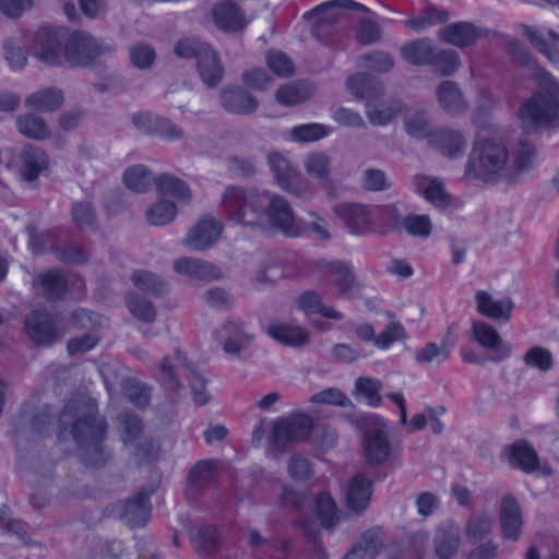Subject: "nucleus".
<instances>
[{
    "label": "nucleus",
    "mask_w": 559,
    "mask_h": 559,
    "mask_svg": "<svg viewBox=\"0 0 559 559\" xmlns=\"http://www.w3.org/2000/svg\"><path fill=\"white\" fill-rule=\"evenodd\" d=\"M59 420L62 427L60 435L70 428V433L82 447L86 464L96 467L106 462L108 455L102 448V440L107 425L104 418L97 416L93 400L80 396L70 401L60 414Z\"/></svg>",
    "instance_id": "obj_1"
},
{
    "label": "nucleus",
    "mask_w": 559,
    "mask_h": 559,
    "mask_svg": "<svg viewBox=\"0 0 559 559\" xmlns=\"http://www.w3.org/2000/svg\"><path fill=\"white\" fill-rule=\"evenodd\" d=\"M156 186L159 192L173 195L179 201L189 202L192 198L187 183L173 175H160L156 179Z\"/></svg>",
    "instance_id": "obj_41"
},
{
    "label": "nucleus",
    "mask_w": 559,
    "mask_h": 559,
    "mask_svg": "<svg viewBox=\"0 0 559 559\" xmlns=\"http://www.w3.org/2000/svg\"><path fill=\"white\" fill-rule=\"evenodd\" d=\"M406 132L416 139H427L430 144V139L435 134V129L421 112H409L404 119Z\"/></svg>",
    "instance_id": "obj_43"
},
{
    "label": "nucleus",
    "mask_w": 559,
    "mask_h": 559,
    "mask_svg": "<svg viewBox=\"0 0 559 559\" xmlns=\"http://www.w3.org/2000/svg\"><path fill=\"white\" fill-rule=\"evenodd\" d=\"M266 332L273 340L285 346L299 347L309 342L307 330L289 323H272L267 326Z\"/></svg>",
    "instance_id": "obj_26"
},
{
    "label": "nucleus",
    "mask_w": 559,
    "mask_h": 559,
    "mask_svg": "<svg viewBox=\"0 0 559 559\" xmlns=\"http://www.w3.org/2000/svg\"><path fill=\"white\" fill-rule=\"evenodd\" d=\"M402 107L399 102L382 104L380 107L366 105V115L372 124L385 126L401 111Z\"/></svg>",
    "instance_id": "obj_52"
},
{
    "label": "nucleus",
    "mask_w": 559,
    "mask_h": 559,
    "mask_svg": "<svg viewBox=\"0 0 559 559\" xmlns=\"http://www.w3.org/2000/svg\"><path fill=\"white\" fill-rule=\"evenodd\" d=\"M450 356V345L443 340L441 345L427 343L423 348L415 353V360L418 364H431L432 361H444Z\"/></svg>",
    "instance_id": "obj_53"
},
{
    "label": "nucleus",
    "mask_w": 559,
    "mask_h": 559,
    "mask_svg": "<svg viewBox=\"0 0 559 559\" xmlns=\"http://www.w3.org/2000/svg\"><path fill=\"white\" fill-rule=\"evenodd\" d=\"M316 511L321 524L326 528L334 526L338 521L336 504L326 493H321L316 499Z\"/></svg>",
    "instance_id": "obj_59"
},
{
    "label": "nucleus",
    "mask_w": 559,
    "mask_h": 559,
    "mask_svg": "<svg viewBox=\"0 0 559 559\" xmlns=\"http://www.w3.org/2000/svg\"><path fill=\"white\" fill-rule=\"evenodd\" d=\"M221 104L235 115H251L258 108V100L239 86L225 87L221 92Z\"/></svg>",
    "instance_id": "obj_20"
},
{
    "label": "nucleus",
    "mask_w": 559,
    "mask_h": 559,
    "mask_svg": "<svg viewBox=\"0 0 559 559\" xmlns=\"http://www.w3.org/2000/svg\"><path fill=\"white\" fill-rule=\"evenodd\" d=\"M389 441L386 435L380 429L370 430L364 441L366 460L371 465H381L389 455Z\"/></svg>",
    "instance_id": "obj_29"
},
{
    "label": "nucleus",
    "mask_w": 559,
    "mask_h": 559,
    "mask_svg": "<svg viewBox=\"0 0 559 559\" xmlns=\"http://www.w3.org/2000/svg\"><path fill=\"white\" fill-rule=\"evenodd\" d=\"M491 530V516L486 513H475L469 516L466 523L465 532L468 539L477 542L489 535Z\"/></svg>",
    "instance_id": "obj_48"
},
{
    "label": "nucleus",
    "mask_w": 559,
    "mask_h": 559,
    "mask_svg": "<svg viewBox=\"0 0 559 559\" xmlns=\"http://www.w3.org/2000/svg\"><path fill=\"white\" fill-rule=\"evenodd\" d=\"M48 165V155L38 146L26 145L16 156L19 173L28 182L35 181Z\"/></svg>",
    "instance_id": "obj_13"
},
{
    "label": "nucleus",
    "mask_w": 559,
    "mask_h": 559,
    "mask_svg": "<svg viewBox=\"0 0 559 559\" xmlns=\"http://www.w3.org/2000/svg\"><path fill=\"white\" fill-rule=\"evenodd\" d=\"M437 97L441 108L451 116H459L468 108L461 88L452 81H443L437 87Z\"/></svg>",
    "instance_id": "obj_21"
},
{
    "label": "nucleus",
    "mask_w": 559,
    "mask_h": 559,
    "mask_svg": "<svg viewBox=\"0 0 559 559\" xmlns=\"http://www.w3.org/2000/svg\"><path fill=\"white\" fill-rule=\"evenodd\" d=\"M127 307L139 320L152 323L156 319V310L153 304L145 298L131 295L127 300Z\"/></svg>",
    "instance_id": "obj_61"
},
{
    "label": "nucleus",
    "mask_w": 559,
    "mask_h": 559,
    "mask_svg": "<svg viewBox=\"0 0 559 559\" xmlns=\"http://www.w3.org/2000/svg\"><path fill=\"white\" fill-rule=\"evenodd\" d=\"M449 20V13L433 7L427 8L419 16L405 21V25L414 31H420L428 25L443 23Z\"/></svg>",
    "instance_id": "obj_56"
},
{
    "label": "nucleus",
    "mask_w": 559,
    "mask_h": 559,
    "mask_svg": "<svg viewBox=\"0 0 559 559\" xmlns=\"http://www.w3.org/2000/svg\"><path fill=\"white\" fill-rule=\"evenodd\" d=\"M508 160L509 152L501 141L480 140L469 154L465 174L483 181H492L503 171Z\"/></svg>",
    "instance_id": "obj_4"
},
{
    "label": "nucleus",
    "mask_w": 559,
    "mask_h": 559,
    "mask_svg": "<svg viewBox=\"0 0 559 559\" xmlns=\"http://www.w3.org/2000/svg\"><path fill=\"white\" fill-rule=\"evenodd\" d=\"M43 294L48 300L62 297L68 290V281L60 271L50 270L37 277Z\"/></svg>",
    "instance_id": "obj_38"
},
{
    "label": "nucleus",
    "mask_w": 559,
    "mask_h": 559,
    "mask_svg": "<svg viewBox=\"0 0 559 559\" xmlns=\"http://www.w3.org/2000/svg\"><path fill=\"white\" fill-rule=\"evenodd\" d=\"M477 28L467 22L453 23L439 32V38L456 47L472 45L478 38Z\"/></svg>",
    "instance_id": "obj_31"
},
{
    "label": "nucleus",
    "mask_w": 559,
    "mask_h": 559,
    "mask_svg": "<svg viewBox=\"0 0 559 559\" xmlns=\"http://www.w3.org/2000/svg\"><path fill=\"white\" fill-rule=\"evenodd\" d=\"M185 365V357L180 352H177L174 359L164 358L159 366L160 381L163 384L171 390L176 391L180 388V383L177 380L175 369Z\"/></svg>",
    "instance_id": "obj_50"
},
{
    "label": "nucleus",
    "mask_w": 559,
    "mask_h": 559,
    "mask_svg": "<svg viewBox=\"0 0 559 559\" xmlns=\"http://www.w3.org/2000/svg\"><path fill=\"white\" fill-rule=\"evenodd\" d=\"M177 207L175 203L167 200H160L151 205L146 211V221L152 226H163L176 217Z\"/></svg>",
    "instance_id": "obj_42"
},
{
    "label": "nucleus",
    "mask_w": 559,
    "mask_h": 559,
    "mask_svg": "<svg viewBox=\"0 0 559 559\" xmlns=\"http://www.w3.org/2000/svg\"><path fill=\"white\" fill-rule=\"evenodd\" d=\"M150 495L151 492L140 491L126 502L122 516L130 526L138 527L147 523L151 514Z\"/></svg>",
    "instance_id": "obj_30"
},
{
    "label": "nucleus",
    "mask_w": 559,
    "mask_h": 559,
    "mask_svg": "<svg viewBox=\"0 0 559 559\" xmlns=\"http://www.w3.org/2000/svg\"><path fill=\"white\" fill-rule=\"evenodd\" d=\"M472 331L475 341L491 352L490 360L500 361L509 357L511 348L502 341L493 326L485 322H474Z\"/></svg>",
    "instance_id": "obj_15"
},
{
    "label": "nucleus",
    "mask_w": 559,
    "mask_h": 559,
    "mask_svg": "<svg viewBox=\"0 0 559 559\" xmlns=\"http://www.w3.org/2000/svg\"><path fill=\"white\" fill-rule=\"evenodd\" d=\"M25 331L29 338L38 345H50L57 337V329L50 313L36 310L25 319Z\"/></svg>",
    "instance_id": "obj_14"
},
{
    "label": "nucleus",
    "mask_w": 559,
    "mask_h": 559,
    "mask_svg": "<svg viewBox=\"0 0 559 559\" xmlns=\"http://www.w3.org/2000/svg\"><path fill=\"white\" fill-rule=\"evenodd\" d=\"M506 451L510 463L522 471L531 473L538 468L537 453L526 441L519 440Z\"/></svg>",
    "instance_id": "obj_34"
},
{
    "label": "nucleus",
    "mask_w": 559,
    "mask_h": 559,
    "mask_svg": "<svg viewBox=\"0 0 559 559\" xmlns=\"http://www.w3.org/2000/svg\"><path fill=\"white\" fill-rule=\"evenodd\" d=\"M537 71L538 90L519 110L521 123L527 131L559 120V85L544 69Z\"/></svg>",
    "instance_id": "obj_2"
},
{
    "label": "nucleus",
    "mask_w": 559,
    "mask_h": 559,
    "mask_svg": "<svg viewBox=\"0 0 559 559\" xmlns=\"http://www.w3.org/2000/svg\"><path fill=\"white\" fill-rule=\"evenodd\" d=\"M304 167L309 176L324 180L331 173V158L324 153L314 152L306 156Z\"/></svg>",
    "instance_id": "obj_46"
},
{
    "label": "nucleus",
    "mask_w": 559,
    "mask_h": 559,
    "mask_svg": "<svg viewBox=\"0 0 559 559\" xmlns=\"http://www.w3.org/2000/svg\"><path fill=\"white\" fill-rule=\"evenodd\" d=\"M461 530L460 527L448 522L436 530L433 536V550L439 559H453L461 547Z\"/></svg>",
    "instance_id": "obj_17"
},
{
    "label": "nucleus",
    "mask_w": 559,
    "mask_h": 559,
    "mask_svg": "<svg viewBox=\"0 0 559 559\" xmlns=\"http://www.w3.org/2000/svg\"><path fill=\"white\" fill-rule=\"evenodd\" d=\"M265 223L288 236L295 237L302 233L289 202L280 194L269 193Z\"/></svg>",
    "instance_id": "obj_8"
},
{
    "label": "nucleus",
    "mask_w": 559,
    "mask_h": 559,
    "mask_svg": "<svg viewBox=\"0 0 559 559\" xmlns=\"http://www.w3.org/2000/svg\"><path fill=\"white\" fill-rule=\"evenodd\" d=\"M346 10L368 13L369 9L354 0H332L318 5L308 14L314 17V33L318 37L330 34L333 26L344 17Z\"/></svg>",
    "instance_id": "obj_6"
},
{
    "label": "nucleus",
    "mask_w": 559,
    "mask_h": 559,
    "mask_svg": "<svg viewBox=\"0 0 559 559\" xmlns=\"http://www.w3.org/2000/svg\"><path fill=\"white\" fill-rule=\"evenodd\" d=\"M64 96L57 87H45L25 98V106L38 112H53L61 108Z\"/></svg>",
    "instance_id": "obj_24"
},
{
    "label": "nucleus",
    "mask_w": 559,
    "mask_h": 559,
    "mask_svg": "<svg viewBox=\"0 0 559 559\" xmlns=\"http://www.w3.org/2000/svg\"><path fill=\"white\" fill-rule=\"evenodd\" d=\"M523 361L531 367L546 372L552 368L554 360L551 353L540 346H534L527 350L523 357Z\"/></svg>",
    "instance_id": "obj_63"
},
{
    "label": "nucleus",
    "mask_w": 559,
    "mask_h": 559,
    "mask_svg": "<svg viewBox=\"0 0 559 559\" xmlns=\"http://www.w3.org/2000/svg\"><path fill=\"white\" fill-rule=\"evenodd\" d=\"M340 217L354 235L367 233L372 224L370 210L362 204H345L340 209Z\"/></svg>",
    "instance_id": "obj_22"
},
{
    "label": "nucleus",
    "mask_w": 559,
    "mask_h": 559,
    "mask_svg": "<svg viewBox=\"0 0 559 559\" xmlns=\"http://www.w3.org/2000/svg\"><path fill=\"white\" fill-rule=\"evenodd\" d=\"M216 475V464L213 461H200L189 473L190 486L200 489L209 485Z\"/></svg>",
    "instance_id": "obj_51"
},
{
    "label": "nucleus",
    "mask_w": 559,
    "mask_h": 559,
    "mask_svg": "<svg viewBox=\"0 0 559 559\" xmlns=\"http://www.w3.org/2000/svg\"><path fill=\"white\" fill-rule=\"evenodd\" d=\"M194 543L199 551L205 555H214L219 549V534L213 526L201 527L194 536Z\"/></svg>",
    "instance_id": "obj_54"
},
{
    "label": "nucleus",
    "mask_w": 559,
    "mask_h": 559,
    "mask_svg": "<svg viewBox=\"0 0 559 559\" xmlns=\"http://www.w3.org/2000/svg\"><path fill=\"white\" fill-rule=\"evenodd\" d=\"M103 50L88 33L76 31L68 36L63 57L72 66H83L95 59Z\"/></svg>",
    "instance_id": "obj_9"
},
{
    "label": "nucleus",
    "mask_w": 559,
    "mask_h": 559,
    "mask_svg": "<svg viewBox=\"0 0 559 559\" xmlns=\"http://www.w3.org/2000/svg\"><path fill=\"white\" fill-rule=\"evenodd\" d=\"M371 481L362 474H357L350 479L346 501L352 511L361 512L367 508L371 498Z\"/></svg>",
    "instance_id": "obj_28"
},
{
    "label": "nucleus",
    "mask_w": 559,
    "mask_h": 559,
    "mask_svg": "<svg viewBox=\"0 0 559 559\" xmlns=\"http://www.w3.org/2000/svg\"><path fill=\"white\" fill-rule=\"evenodd\" d=\"M441 75L449 76L453 74L460 67L461 61L459 53L454 50L433 51V60L430 63Z\"/></svg>",
    "instance_id": "obj_57"
},
{
    "label": "nucleus",
    "mask_w": 559,
    "mask_h": 559,
    "mask_svg": "<svg viewBox=\"0 0 559 559\" xmlns=\"http://www.w3.org/2000/svg\"><path fill=\"white\" fill-rule=\"evenodd\" d=\"M402 227L414 237L427 238L432 230V223L428 215L408 214L402 219Z\"/></svg>",
    "instance_id": "obj_55"
},
{
    "label": "nucleus",
    "mask_w": 559,
    "mask_h": 559,
    "mask_svg": "<svg viewBox=\"0 0 559 559\" xmlns=\"http://www.w3.org/2000/svg\"><path fill=\"white\" fill-rule=\"evenodd\" d=\"M267 201L266 191L229 186L222 195V207L239 224L257 227L265 224Z\"/></svg>",
    "instance_id": "obj_3"
},
{
    "label": "nucleus",
    "mask_w": 559,
    "mask_h": 559,
    "mask_svg": "<svg viewBox=\"0 0 559 559\" xmlns=\"http://www.w3.org/2000/svg\"><path fill=\"white\" fill-rule=\"evenodd\" d=\"M466 138L464 134L452 128L436 129L430 139V146L448 158H459L466 150Z\"/></svg>",
    "instance_id": "obj_16"
},
{
    "label": "nucleus",
    "mask_w": 559,
    "mask_h": 559,
    "mask_svg": "<svg viewBox=\"0 0 559 559\" xmlns=\"http://www.w3.org/2000/svg\"><path fill=\"white\" fill-rule=\"evenodd\" d=\"M414 185L417 192L437 207H448L452 202V197L447 192L443 181L437 177L416 175Z\"/></svg>",
    "instance_id": "obj_19"
},
{
    "label": "nucleus",
    "mask_w": 559,
    "mask_h": 559,
    "mask_svg": "<svg viewBox=\"0 0 559 559\" xmlns=\"http://www.w3.org/2000/svg\"><path fill=\"white\" fill-rule=\"evenodd\" d=\"M131 280L139 289L153 296H159L166 290L165 282L147 271L133 272Z\"/></svg>",
    "instance_id": "obj_45"
},
{
    "label": "nucleus",
    "mask_w": 559,
    "mask_h": 559,
    "mask_svg": "<svg viewBox=\"0 0 559 559\" xmlns=\"http://www.w3.org/2000/svg\"><path fill=\"white\" fill-rule=\"evenodd\" d=\"M524 35L530 43L550 61L559 62V35L549 31L547 36L530 26H524Z\"/></svg>",
    "instance_id": "obj_35"
},
{
    "label": "nucleus",
    "mask_w": 559,
    "mask_h": 559,
    "mask_svg": "<svg viewBox=\"0 0 559 559\" xmlns=\"http://www.w3.org/2000/svg\"><path fill=\"white\" fill-rule=\"evenodd\" d=\"M403 58L412 64H430L433 60V47L427 38L413 40L402 47Z\"/></svg>",
    "instance_id": "obj_37"
},
{
    "label": "nucleus",
    "mask_w": 559,
    "mask_h": 559,
    "mask_svg": "<svg viewBox=\"0 0 559 559\" xmlns=\"http://www.w3.org/2000/svg\"><path fill=\"white\" fill-rule=\"evenodd\" d=\"M119 426L120 438L124 444L134 443L143 431L142 420L131 413H123L119 416Z\"/></svg>",
    "instance_id": "obj_47"
},
{
    "label": "nucleus",
    "mask_w": 559,
    "mask_h": 559,
    "mask_svg": "<svg viewBox=\"0 0 559 559\" xmlns=\"http://www.w3.org/2000/svg\"><path fill=\"white\" fill-rule=\"evenodd\" d=\"M15 127L22 135L36 141H45L52 136L48 122L34 112L19 115L15 118Z\"/></svg>",
    "instance_id": "obj_25"
},
{
    "label": "nucleus",
    "mask_w": 559,
    "mask_h": 559,
    "mask_svg": "<svg viewBox=\"0 0 559 559\" xmlns=\"http://www.w3.org/2000/svg\"><path fill=\"white\" fill-rule=\"evenodd\" d=\"M213 17L216 25L229 32L242 29L247 25V20L239 8L231 2H223L213 10Z\"/></svg>",
    "instance_id": "obj_32"
},
{
    "label": "nucleus",
    "mask_w": 559,
    "mask_h": 559,
    "mask_svg": "<svg viewBox=\"0 0 559 559\" xmlns=\"http://www.w3.org/2000/svg\"><path fill=\"white\" fill-rule=\"evenodd\" d=\"M74 225L81 229H90L96 225V215L90 202H78L72 209Z\"/></svg>",
    "instance_id": "obj_64"
},
{
    "label": "nucleus",
    "mask_w": 559,
    "mask_h": 559,
    "mask_svg": "<svg viewBox=\"0 0 559 559\" xmlns=\"http://www.w3.org/2000/svg\"><path fill=\"white\" fill-rule=\"evenodd\" d=\"M203 55L198 59V69L203 82L210 86H216L223 79L224 69L217 55L211 47H202Z\"/></svg>",
    "instance_id": "obj_36"
},
{
    "label": "nucleus",
    "mask_w": 559,
    "mask_h": 559,
    "mask_svg": "<svg viewBox=\"0 0 559 559\" xmlns=\"http://www.w3.org/2000/svg\"><path fill=\"white\" fill-rule=\"evenodd\" d=\"M276 99L286 106H294L310 97V90L299 83L286 84L276 91Z\"/></svg>",
    "instance_id": "obj_49"
},
{
    "label": "nucleus",
    "mask_w": 559,
    "mask_h": 559,
    "mask_svg": "<svg viewBox=\"0 0 559 559\" xmlns=\"http://www.w3.org/2000/svg\"><path fill=\"white\" fill-rule=\"evenodd\" d=\"M175 272L181 276L201 282L218 281L223 273L218 266L202 259L181 257L173 262Z\"/></svg>",
    "instance_id": "obj_11"
},
{
    "label": "nucleus",
    "mask_w": 559,
    "mask_h": 559,
    "mask_svg": "<svg viewBox=\"0 0 559 559\" xmlns=\"http://www.w3.org/2000/svg\"><path fill=\"white\" fill-rule=\"evenodd\" d=\"M297 305L306 313H320L325 318L334 320L342 319V314L335 309L324 306L321 296L313 290H308L299 295Z\"/></svg>",
    "instance_id": "obj_39"
},
{
    "label": "nucleus",
    "mask_w": 559,
    "mask_h": 559,
    "mask_svg": "<svg viewBox=\"0 0 559 559\" xmlns=\"http://www.w3.org/2000/svg\"><path fill=\"white\" fill-rule=\"evenodd\" d=\"M222 230V222L206 215L189 229L182 245L194 251L206 250L219 239Z\"/></svg>",
    "instance_id": "obj_10"
},
{
    "label": "nucleus",
    "mask_w": 559,
    "mask_h": 559,
    "mask_svg": "<svg viewBox=\"0 0 559 559\" xmlns=\"http://www.w3.org/2000/svg\"><path fill=\"white\" fill-rule=\"evenodd\" d=\"M499 523L502 536L509 540H518L522 533V510L512 495H506L499 506Z\"/></svg>",
    "instance_id": "obj_12"
},
{
    "label": "nucleus",
    "mask_w": 559,
    "mask_h": 559,
    "mask_svg": "<svg viewBox=\"0 0 559 559\" xmlns=\"http://www.w3.org/2000/svg\"><path fill=\"white\" fill-rule=\"evenodd\" d=\"M477 311L489 319L509 321L513 302L510 298L496 300L493 297L484 290L476 293Z\"/></svg>",
    "instance_id": "obj_23"
},
{
    "label": "nucleus",
    "mask_w": 559,
    "mask_h": 559,
    "mask_svg": "<svg viewBox=\"0 0 559 559\" xmlns=\"http://www.w3.org/2000/svg\"><path fill=\"white\" fill-rule=\"evenodd\" d=\"M123 392L128 400L139 408H144L150 403V391L141 382L128 379L123 382Z\"/></svg>",
    "instance_id": "obj_62"
},
{
    "label": "nucleus",
    "mask_w": 559,
    "mask_h": 559,
    "mask_svg": "<svg viewBox=\"0 0 559 559\" xmlns=\"http://www.w3.org/2000/svg\"><path fill=\"white\" fill-rule=\"evenodd\" d=\"M320 267L328 273L342 294L347 293L354 286L355 277L350 269L342 262H322Z\"/></svg>",
    "instance_id": "obj_40"
},
{
    "label": "nucleus",
    "mask_w": 559,
    "mask_h": 559,
    "mask_svg": "<svg viewBox=\"0 0 559 559\" xmlns=\"http://www.w3.org/2000/svg\"><path fill=\"white\" fill-rule=\"evenodd\" d=\"M267 163L277 185L284 191L301 199L312 195L313 191L310 182L281 153H270L267 155Z\"/></svg>",
    "instance_id": "obj_5"
},
{
    "label": "nucleus",
    "mask_w": 559,
    "mask_h": 559,
    "mask_svg": "<svg viewBox=\"0 0 559 559\" xmlns=\"http://www.w3.org/2000/svg\"><path fill=\"white\" fill-rule=\"evenodd\" d=\"M507 52L516 63L528 67L533 75L538 78L537 69H540L533 59L530 51L515 38H507Z\"/></svg>",
    "instance_id": "obj_58"
},
{
    "label": "nucleus",
    "mask_w": 559,
    "mask_h": 559,
    "mask_svg": "<svg viewBox=\"0 0 559 559\" xmlns=\"http://www.w3.org/2000/svg\"><path fill=\"white\" fill-rule=\"evenodd\" d=\"M329 134V128L322 123H306L290 129L288 138L290 141L308 143L319 141Z\"/></svg>",
    "instance_id": "obj_44"
},
{
    "label": "nucleus",
    "mask_w": 559,
    "mask_h": 559,
    "mask_svg": "<svg viewBox=\"0 0 559 559\" xmlns=\"http://www.w3.org/2000/svg\"><path fill=\"white\" fill-rule=\"evenodd\" d=\"M63 34L57 31L41 28L36 34L35 56L48 64H58L63 57L61 38Z\"/></svg>",
    "instance_id": "obj_18"
},
{
    "label": "nucleus",
    "mask_w": 559,
    "mask_h": 559,
    "mask_svg": "<svg viewBox=\"0 0 559 559\" xmlns=\"http://www.w3.org/2000/svg\"><path fill=\"white\" fill-rule=\"evenodd\" d=\"M312 427V419L306 414L280 420L273 429V445L284 451L288 444L306 440Z\"/></svg>",
    "instance_id": "obj_7"
},
{
    "label": "nucleus",
    "mask_w": 559,
    "mask_h": 559,
    "mask_svg": "<svg viewBox=\"0 0 559 559\" xmlns=\"http://www.w3.org/2000/svg\"><path fill=\"white\" fill-rule=\"evenodd\" d=\"M346 85L354 96L366 100V105H372L384 92L380 82L365 73L349 78Z\"/></svg>",
    "instance_id": "obj_27"
},
{
    "label": "nucleus",
    "mask_w": 559,
    "mask_h": 559,
    "mask_svg": "<svg viewBox=\"0 0 559 559\" xmlns=\"http://www.w3.org/2000/svg\"><path fill=\"white\" fill-rule=\"evenodd\" d=\"M382 547L379 530H369L361 535L343 559H374Z\"/></svg>",
    "instance_id": "obj_33"
},
{
    "label": "nucleus",
    "mask_w": 559,
    "mask_h": 559,
    "mask_svg": "<svg viewBox=\"0 0 559 559\" xmlns=\"http://www.w3.org/2000/svg\"><path fill=\"white\" fill-rule=\"evenodd\" d=\"M128 188L136 191H145L152 183L151 173L144 166H133L126 170L123 176Z\"/></svg>",
    "instance_id": "obj_60"
}]
</instances>
